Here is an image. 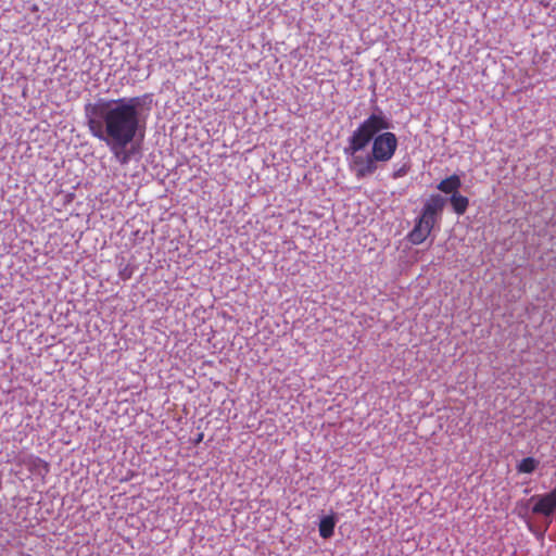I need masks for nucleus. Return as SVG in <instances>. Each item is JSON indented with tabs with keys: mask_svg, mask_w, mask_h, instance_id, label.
I'll return each mask as SVG.
<instances>
[{
	"mask_svg": "<svg viewBox=\"0 0 556 556\" xmlns=\"http://www.w3.org/2000/svg\"><path fill=\"white\" fill-rule=\"evenodd\" d=\"M530 501H534L535 504L531 510L535 515H542L545 518L553 517L556 510V497L552 492L543 495H533Z\"/></svg>",
	"mask_w": 556,
	"mask_h": 556,
	"instance_id": "4",
	"label": "nucleus"
},
{
	"mask_svg": "<svg viewBox=\"0 0 556 556\" xmlns=\"http://www.w3.org/2000/svg\"><path fill=\"white\" fill-rule=\"evenodd\" d=\"M391 127L392 123L387 115L375 108L348 138L343 152L357 179L372 176L380 164L388 163L394 156L399 141L389 131Z\"/></svg>",
	"mask_w": 556,
	"mask_h": 556,
	"instance_id": "2",
	"label": "nucleus"
},
{
	"mask_svg": "<svg viewBox=\"0 0 556 556\" xmlns=\"http://www.w3.org/2000/svg\"><path fill=\"white\" fill-rule=\"evenodd\" d=\"M204 434L202 432L198 433L197 437L193 439V444L198 445L203 441Z\"/></svg>",
	"mask_w": 556,
	"mask_h": 556,
	"instance_id": "15",
	"label": "nucleus"
},
{
	"mask_svg": "<svg viewBox=\"0 0 556 556\" xmlns=\"http://www.w3.org/2000/svg\"><path fill=\"white\" fill-rule=\"evenodd\" d=\"M462 186V180L458 175L454 174L442 181L437 186V189L443 193L453 195L458 192V189Z\"/></svg>",
	"mask_w": 556,
	"mask_h": 556,
	"instance_id": "8",
	"label": "nucleus"
},
{
	"mask_svg": "<svg viewBox=\"0 0 556 556\" xmlns=\"http://www.w3.org/2000/svg\"><path fill=\"white\" fill-rule=\"evenodd\" d=\"M24 464L30 472L37 476L45 477L50 470V465L38 456H28Z\"/></svg>",
	"mask_w": 556,
	"mask_h": 556,
	"instance_id": "6",
	"label": "nucleus"
},
{
	"mask_svg": "<svg viewBox=\"0 0 556 556\" xmlns=\"http://www.w3.org/2000/svg\"><path fill=\"white\" fill-rule=\"evenodd\" d=\"M528 525V529L535 535V538L539 540V541H543L544 540V536H545V533H546V527H542L541 525L540 526H534L532 525L531 522H527Z\"/></svg>",
	"mask_w": 556,
	"mask_h": 556,
	"instance_id": "11",
	"label": "nucleus"
},
{
	"mask_svg": "<svg viewBox=\"0 0 556 556\" xmlns=\"http://www.w3.org/2000/svg\"><path fill=\"white\" fill-rule=\"evenodd\" d=\"M448 201H450V203L452 205L453 211L457 215L465 214V212L467 211V208L469 206L468 198L465 197V195H462L459 192H456L453 195H451Z\"/></svg>",
	"mask_w": 556,
	"mask_h": 556,
	"instance_id": "9",
	"label": "nucleus"
},
{
	"mask_svg": "<svg viewBox=\"0 0 556 556\" xmlns=\"http://www.w3.org/2000/svg\"><path fill=\"white\" fill-rule=\"evenodd\" d=\"M551 523H552V517H549V518H545L544 517V521H543V523L541 526L542 527H546V531H547L549 526H551Z\"/></svg>",
	"mask_w": 556,
	"mask_h": 556,
	"instance_id": "16",
	"label": "nucleus"
},
{
	"mask_svg": "<svg viewBox=\"0 0 556 556\" xmlns=\"http://www.w3.org/2000/svg\"><path fill=\"white\" fill-rule=\"evenodd\" d=\"M134 274V267L129 264H126L125 266H121L119 267V271H118V276L121 277L122 280H128L131 278Z\"/></svg>",
	"mask_w": 556,
	"mask_h": 556,
	"instance_id": "12",
	"label": "nucleus"
},
{
	"mask_svg": "<svg viewBox=\"0 0 556 556\" xmlns=\"http://www.w3.org/2000/svg\"><path fill=\"white\" fill-rule=\"evenodd\" d=\"M337 516L333 513L327 516H323L318 525L319 535L323 539L331 538L334 533V527L337 525Z\"/></svg>",
	"mask_w": 556,
	"mask_h": 556,
	"instance_id": "7",
	"label": "nucleus"
},
{
	"mask_svg": "<svg viewBox=\"0 0 556 556\" xmlns=\"http://www.w3.org/2000/svg\"><path fill=\"white\" fill-rule=\"evenodd\" d=\"M434 225L427 222L424 223L422 218L418 217L414 228L408 233L407 238L409 242L413 244H420L422 243L428 236L430 235L431 230L433 229Z\"/></svg>",
	"mask_w": 556,
	"mask_h": 556,
	"instance_id": "5",
	"label": "nucleus"
},
{
	"mask_svg": "<svg viewBox=\"0 0 556 556\" xmlns=\"http://www.w3.org/2000/svg\"><path fill=\"white\" fill-rule=\"evenodd\" d=\"M153 108V94L117 99L97 98L85 104V117L89 132L104 142L114 157L125 165L132 151L127 149L137 135L143 136L147 121Z\"/></svg>",
	"mask_w": 556,
	"mask_h": 556,
	"instance_id": "1",
	"label": "nucleus"
},
{
	"mask_svg": "<svg viewBox=\"0 0 556 556\" xmlns=\"http://www.w3.org/2000/svg\"><path fill=\"white\" fill-rule=\"evenodd\" d=\"M533 501H530V498L528 501H520V502H518V504H517V508L519 509L518 515L521 518H526L527 517L530 504Z\"/></svg>",
	"mask_w": 556,
	"mask_h": 556,
	"instance_id": "13",
	"label": "nucleus"
},
{
	"mask_svg": "<svg viewBox=\"0 0 556 556\" xmlns=\"http://www.w3.org/2000/svg\"><path fill=\"white\" fill-rule=\"evenodd\" d=\"M540 462L538 459L533 457H526L517 464L516 468L518 472L532 473L536 470Z\"/></svg>",
	"mask_w": 556,
	"mask_h": 556,
	"instance_id": "10",
	"label": "nucleus"
},
{
	"mask_svg": "<svg viewBox=\"0 0 556 556\" xmlns=\"http://www.w3.org/2000/svg\"><path fill=\"white\" fill-rule=\"evenodd\" d=\"M410 169V166L408 164H403L401 167H399L397 169H395L392 174V177L394 179H397V178H401V177H404Z\"/></svg>",
	"mask_w": 556,
	"mask_h": 556,
	"instance_id": "14",
	"label": "nucleus"
},
{
	"mask_svg": "<svg viewBox=\"0 0 556 556\" xmlns=\"http://www.w3.org/2000/svg\"><path fill=\"white\" fill-rule=\"evenodd\" d=\"M447 203V199L441 194H431L424 203L420 218L424 223H430L435 225L440 222L444 207Z\"/></svg>",
	"mask_w": 556,
	"mask_h": 556,
	"instance_id": "3",
	"label": "nucleus"
},
{
	"mask_svg": "<svg viewBox=\"0 0 556 556\" xmlns=\"http://www.w3.org/2000/svg\"><path fill=\"white\" fill-rule=\"evenodd\" d=\"M556 497V488L551 491Z\"/></svg>",
	"mask_w": 556,
	"mask_h": 556,
	"instance_id": "17",
	"label": "nucleus"
}]
</instances>
